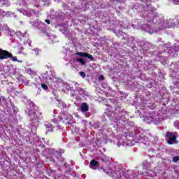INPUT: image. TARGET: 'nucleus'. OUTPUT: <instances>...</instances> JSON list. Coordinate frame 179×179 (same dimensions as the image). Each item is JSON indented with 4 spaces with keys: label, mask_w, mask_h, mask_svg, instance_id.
<instances>
[{
    "label": "nucleus",
    "mask_w": 179,
    "mask_h": 179,
    "mask_svg": "<svg viewBox=\"0 0 179 179\" xmlns=\"http://www.w3.org/2000/svg\"><path fill=\"white\" fill-rule=\"evenodd\" d=\"M102 170H103V171H104L105 173H106V174H108V172L106 171V169H104L102 168Z\"/></svg>",
    "instance_id": "nucleus-18"
},
{
    "label": "nucleus",
    "mask_w": 179,
    "mask_h": 179,
    "mask_svg": "<svg viewBox=\"0 0 179 179\" xmlns=\"http://www.w3.org/2000/svg\"><path fill=\"white\" fill-rule=\"evenodd\" d=\"M172 161L173 162V163H177V162L179 161V157L178 156L173 157Z\"/></svg>",
    "instance_id": "nucleus-11"
},
{
    "label": "nucleus",
    "mask_w": 179,
    "mask_h": 179,
    "mask_svg": "<svg viewBox=\"0 0 179 179\" xmlns=\"http://www.w3.org/2000/svg\"><path fill=\"white\" fill-rule=\"evenodd\" d=\"M101 162H106V159H101Z\"/></svg>",
    "instance_id": "nucleus-19"
},
{
    "label": "nucleus",
    "mask_w": 179,
    "mask_h": 179,
    "mask_svg": "<svg viewBox=\"0 0 179 179\" xmlns=\"http://www.w3.org/2000/svg\"><path fill=\"white\" fill-rule=\"evenodd\" d=\"M100 167V162L96 161L95 159H92L90 162V168L92 170H97Z\"/></svg>",
    "instance_id": "nucleus-3"
},
{
    "label": "nucleus",
    "mask_w": 179,
    "mask_h": 179,
    "mask_svg": "<svg viewBox=\"0 0 179 179\" xmlns=\"http://www.w3.org/2000/svg\"><path fill=\"white\" fill-rule=\"evenodd\" d=\"M0 101H1V98H0Z\"/></svg>",
    "instance_id": "nucleus-20"
},
{
    "label": "nucleus",
    "mask_w": 179,
    "mask_h": 179,
    "mask_svg": "<svg viewBox=\"0 0 179 179\" xmlns=\"http://www.w3.org/2000/svg\"><path fill=\"white\" fill-rule=\"evenodd\" d=\"M41 86L43 90H48V86L47 85L42 83Z\"/></svg>",
    "instance_id": "nucleus-10"
},
{
    "label": "nucleus",
    "mask_w": 179,
    "mask_h": 179,
    "mask_svg": "<svg viewBox=\"0 0 179 179\" xmlns=\"http://www.w3.org/2000/svg\"><path fill=\"white\" fill-rule=\"evenodd\" d=\"M76 55H78L79 57H83L84 58H88V59H90V61L94 62V57H93V55L87 52H78L76 53Z\"/></svg>",
    "instance_id": "nucleus-2"
},
{
    "label": "nucleus",
    "mask_w": 179,
    "mask_h": 179,
    "mask_svg": "<svg viewBox=\"0 0 179 179\" xmlns=\"http://www.w3.org/2000/svg\"><path fill=\"white\" fill-rule=\"evenodd\" d=\"M172 2L174 5H179V0H172Z\"/></svg>",
    "instance_id": "nucleus-13"
},
{
    "label": "nucleus",
    "mask_w": 179,
    "mask_h": 179,
    "mask_svg": "<svg viewBox=\"0 0 179 179\" xmlns=\"http://www.w3.org/2000/svg\"><path fill=\"white\" fill-rule=\"evenodd\" d=\"M79 75H80V76H81L82 78H86V73H85V72H83V71H80V72H79Z\"/></svg>",
    "instance_id": "nucleus-12"
},
{
    "label": "nucleus",
    "mask_w": 179,
    "mask_h": 179,
    "mask_svg": "<svg viewBox=\"0 0 179 179\" xmlns=\"http://www.w3.org/2000/svg\"><path fill=\"white\" fill-rule=\"evenodd\" d=\"M76 62H79V64H80V65H86V61L85 60V59H83L82 57L77 58Z\"/></svg>",
    "instance_id": "nucleus-6"
},
{
    "label": "nucleus",
    "mask_w": 179,
    "mask_h": 179,
    "mask_svg": "<svg viewBox=\"0 0 179 179\" xmlns=\"http://www.w3.org/2000/svg\"><path fill=\"white\" fill-rule=\"evenodd\" d=\"M45 23H47L48 24H50L51 23V21H50V20H48V19H46V20H45Z\"/></svg>",
    "instance_id": "nucleus-14"
},
{
    "label": "nucleus",
    "mask_w": 179,
    "mask_h": 179,
    "mask_svg": "<svg viewBox=\"0 0 179 179\" xmlns=\"http://www.w3.org/2000/svg\"><path fill=\"white\" fill-rule=\"evenodd\" d=\"M176 139H177V137L176 136H173L172 137L169 138V140H168L169 145H173V143H174Z\"/></svg>",
    "instance_id": "nucleus-7"
},
{
    "label": "nucleus",
    "mask_w": 179,
    "mask_h": 179,
    "mask_svg": "<svg viewBox=\"0 0 179 179\" xmlns=\"http://www.w3.org/2000/svg\"><path fill=\"white\" fill-rule=\"evenodd\" d=\"M27 73H29V75H31V76H34V75H36V73L33 71H31V69H29L27 70Z\"/></svg>",
    "instance_id": "nucleus-8"
},
{
    "label": "nucleus",
    "mask_w": 179,
    "mask_h": 179,
    "mask_svg": "<svg viewBox=\"0 0 179 179\" xmlns=\"http://www.w3.org/2000/svg\"><path fill=\"white\" fill-rule=\"evenodd\" d=\"M45 127L47 132H52L54 131V127H52V124L49 123L46 124Z\"/></svg>",
    "instance_id": "nucleus-5"
},
{
    "label": "nucleus",
    "mask_w": 179,
    "mask_h": 179,
    "mask_svg": "<svg viewBox=\"0 0 179 179\" xmlns=\"http://www.w3.org/2000/svg\"><path fill=\"white\" fill-rule=\"evenodd\" d=\"M99 79L100 80H104V76H103L101 75V76H100L99 77Z\"/></svg>",
    "instance_id": "nucleus-15"
},
{
    "label": "nucleus",
    "mask_w": 179,
    "mask_h": 179,
    "mask_svg": "<svg viewBox=\"0 0 179 179\" xmlns=\"http://www.w3.org/2000/svg\"><path fill=\"white\" fill-rule=\"evenodd\" d=\"M9 58H11L12 61L14 62L17 61V59L13 57V55L9 52V51L0 48V59H8Z\"/></svg>",
    "instance_id": "nucleus-1"
},
{
    "label": "nucleus",
    "mask_w": 179,
    "mask_h": 179,
    "mask_svg": "<svg viewBox=\"0 0 179 179\" xmlns=\"http://www.w3.org/2000/svg\"><path fill=\"white\" fill-rule=\"evenodd\" d=\"M63 108H66V103H64V102L62 103Z\"/></svg>",
    "instance_id": "nucleus-16"
},
{
    "label": "nucleus",
    "mask_w": 179,
    "mask_h": 179,
    "mask_svg": "<svg viewBox=\"0 0 179 179\" xmlns=\"http://www.w3.org/2000/svg\"><path fill=\"white\" fill-rule=\"evenodd\" d=\"M166 138H169V139L170 138H172V136H174V134H173V133H171V132H166Z\"/></svg>",
    "instance_id": "nucleus-9"
},
{
    "label": "nucleus",
    "mask_w": 179,
    "mask_h": 179,
    "mask_svg": "<svg viewBox=\"0 0 179 179\" xmlns=\"http://www.w3.org/2000/svg\"><path fill=\"white\" fill-rule=\"evenodd\" d=\"M80 110L82 113H87V111H89V105L86 103H81Z\"/></svg>",
    "instance_id": "nucleus-4"
},
{
    "label": "nucleus",
    "mask_w": 179,
    "mask_h": 179,
    "mask_svg": "<svg viewBox=\"0 0 179 179\" xmlns=\"http://www.w3.org/2000/svg\"><path fill=\"white\" fill-rule=\"evenodd\" d=\"M64 150H59L58 151V153H59V155H62V153H64Z\"/></svg>",
    "instance_id": "nucleus-17"
}]
</instances>
